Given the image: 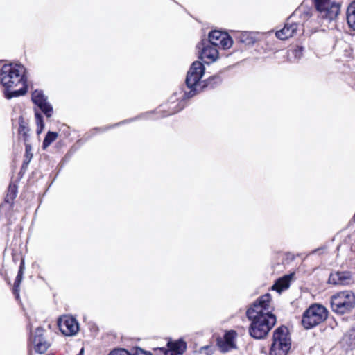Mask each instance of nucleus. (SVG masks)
<instances>
[{
    "label": "nucleus",
    "mask_w": 355,
    "mask_h": 355,
    "mask_svg": "<svg viewBox=\"0 0 355 355\" xmlns=\"http://www.w3.org/2000/svg\"><path fill=\"white\" fill-rule=\"evenodd\" d=\"M222 81V79L220 76L216 75L213 76L208 79H207L205 82V83L201 84V89L203 87H209V88H214L216 85H219Z\"/></svg>",
    "instance_id": "nucleus-22"
},
{
    "label": "nucleus",
    "mask_w": 355,
    "mask_h": 355,
    "mask_svg": "<svg viewBox=\"0 0 355 355\" xmlns=\"http://www.w3.org/2000/svg\"><path fill=\"white\" fill-rule=\"evenodd\" d=\"M291 347V340L288 328L281 326L276 329L273 333L269 355H287Z\"/></svg>",
    "instance_id": "nucleus-4"
},
{
    "label": "nucleus",
    "mask_w": 355,
    "mask_h": 355,
    "mask_svg": "<svg viewBox=\"0 0 355 355\" xmlns=\"http://www.w3.org/2000/svg\"><path fill=\"white\" fill-rule=\"evenodd\" d=\"M300 30H302V24L300 21H296L290 16L284 28L276 31L275 35L278 39L284 40L294 36Z\"/></svg>",
    "instance_id": "nucleus-10"
},
{
    "label": "nucleus",
    "mask_w": 355,
    "mask_h": 355,
    "mask_svg": "<svg viewBox=\"0 0 355 355\" xmlns=\"http://www.w3.org/2000/svg\"><path fill=\"white\" fill-rule=\"evenodd\" d=\"M331 306L337 314L349 313L355 306V294L351 291L337 293L331 297Z\"/></svg>",
    "instance_id": "nucleus-5"
},
{
    "label": "nucleus",
    "mask_w": 355,
    "mask_h": 355,
    "mask_svg": "<svg viewBox=\"0 0 355 355\" xmlns=\"http://www.w3.org/2000/svg\"><path fill=\"white\" fill-rule=\"evenodd\" d=\"M131 355H152L150 352H146L143 350L141 348L137 347L133 350V352Z\"/></svg>",
    "instance_id": "nucleus-30"
},
{
    "label": "nucleus",
    "mask_w": 355,
    "mask_h": 355,
    "mask_svg": "<svg viewBox=\"0 0 355 355\" xmlns=\"http://www.w3.org/2000/svg\"><path fill=\"white\" fill-rule=\"evenodd\" d=\"M30 162L31 161H28V159H26V158H25L23 162L22 167L26 168L28 166V164L30 163Z\"/></svg>",
    "instance_id": "nucleus-33"
},
{
    "label": "nucleus",
    "mask_w": 355,
    "mask_h": 355,
    "mask_svg": "<svg viewBox=\"0 0 355 355\" xmlns=\"http://www.w3.org/2000/svg\"><path fill=\"white\" fill-rule=\"evenodd\" d=\"M197 47L200 53L199 58L206 64L213 63L218 58L217 47L207 42L206 40H202Z\"/></svg>",
    "instance_id": "nucleus-8"
},
{
    "label": "nucleus",
    "mask_w": 355,
    "mask_h": 355,
    "mask_svg": "<svg viewBox=\"0 0 355 355\" xmlns=\"http://www.w3.org/2000/svg\"><path fill=\"white\" fill-rule=\"evenodd\" d=\"M33 155L32 153V147L31 144L28 143H25V155L24 157L28 159V161H31Z\"/></svg>",
    "instance_id": "nucleus-27"
},
{
    "label": "nucleus",
    "mask_w": 355,
    "mask_h": 355,
    "mask_svg": "<svg viewBox=\"0 0 355 355\" xmlns=\"http://www.w3.org/2000/svg\"><path fill=\"white\" fill-rule=\"evenodd\" d=\"M111 127H106V128H94L93 130L94 131H100V132H104L107 130H108L109 128H110Z\"/></svg>",
    "instance_id": "nucleus-32"
},
{
    "label": "nucleus",
    "mask_w": 355,
    "mask_h": 355,
    "mask_svg": "<svg viewBox=\"0 0 355 355\" xmlns=\"http://www.w3.org/2000/svg\"><path fill=\"white\" fill-rule=\"evenodd\" d=\"M17 187L15 184H10L8 189V193L6 196L5 200L6 202H11L17 196Z\"/></svg>",
    "instance_id": "nucleus-24"
},
{
    "label": "nucleus",
    "mask_w": 355,
    "mask_h": 355,
    "mask_svg": "<svg viewBox=\"0 0 355 355\" xmlns=\"http://www.w3.org/2000/svg\"><path fill=\"white\" fill-rule=\"evenodd\" d=\"M291 17L296 21H300L302 27L304 24L311 17L310 10L303 7H299L293 12Z\"/></svg>",
    "instance_id": "nucleus-18"
},
{
    "label": "nucleus",
    "mask_w": 355,
    "mask_h": 355,
    "mask_svg": "<svg viewBox=\"0 0 355 355\" xmlns=\"http://www.w3.org/2000/svg\"><path fill=\"white\" fill-rule=\"evenodd\" d=\"M35 117L37 126V134H40L44 128V123L42 114L40 113L37 110H35Z\"/></svg>",
    "instance_id": "nucleus-25"
},
{
    "label": "nucleus",
    "mask_w": 355,
    "mask_h": 355,
    "mask_svg": "<svg viewBox=\"0 0 355 355\" xmlns=\"http://www.w3.org/2000/svg\"><path fill=\"white\" fill-rule=\"evenodd\" d=\"M237 334L235 331H229L223 338L217 340V346L221 352L225 353L236 348L235 339Z\"/></svg>",
    "instance_id": "nucleus-13"
},
{
    "label": "nucleus",
    "mask_w": 355,
    "mask_h": 355,
    "mask_svg": "<svg viewBox=\"0 0 355 355\" xmlns=\"http://www.w3.org/2000/svg\"><path fill=\"white\" fill-rule=\"evenodd\" d=\"M351 273L348 271L335 272L331 273L329 282L334 285L345 286L352 282Z\"/></svg>",
    "instance_id": "nucleus-16"
},
{
    "label": "nucleus",
    "mask_w": 355,
    "mask_h": 355,
    "mask_svg": "<svg viewBox=\"0 0 355 355\" xmlns=\"http://www.w3.org/2000/svg\"><path fill=\"white\" fill-rule=\"evenodd\" d=\"M327 318V311L322 305L314 304L306 309L302 315V324L303 327L309 329L320 324Z\"/></svg>",
    "instance_id": "nucleus-6"
},
{
    "label": "nucleus",
    "mask_w": 355,
    "mask_h": 355,
    "mask_svg": "<svg viewBox=\"0 0 355 355\" xmlns=\"http://www.w3.org/2000/svg\"><path fill=\"white\" fill-rule=\"evenodd\" d=\"M341 345L346 350L355 349V327H352L345 332L340 341Z\"/></svg>",
    "instance_id": "nucleus-17"
},
{
    "label": "nucleus",
    "mask_w": 355,
    "mask_h": 355,
    "mask_svg": "<svg viewBox=\"0 0 355 355\" xmlns=\"http://www.w3.org/2000/svg\"><path fill=\"white\" fill-rule=\"evenodd\" d=\"M58 325L60 331L67 336L75 335L79 329L76 320L68 315L60 317L58 321Z\"/></svg>",
    "instance_id": "nucleus-12"
},
{
    "label": "nucleus",
    "mask_w": 355,
    "mask_h": 355,
    "mask_svg": "<svg viewBox=\"0 0 355 355\" xmlns=\"http://www.w3.org/2000/svg\"><path fill=\"white\" fill-rule=\"evenodd\" d=\"M167 346L168 349L164 348L159 349L164 355H182L187 348L186 343L182 339L175 341H169Z\"/></svg>",
    "instance_id": "nucleus-15"
},
{
    "label": "nucleus",
    "mask_w": 355,
    "mask_h": 355,
    "mask_svg": "<svg viewBox=\"0 0 355 355\" xmlns=\"http://www.w3.org/2000/svg\"><path fill=\"white\" fill-rule=\"evenodd\" d=\"M293 53L295 57L300 58L302 53V47H297L293 51Z\"/></svg>",
    "instance_id": "nucleus-31"
},
{
    "label": "nucleus",
    "mask_w": 355,
    "mask_h": 355,
    "mask_svg": "<svg viewBox=\"0 0 355 355\" xmlns=\"http://www.w3.org/2000/svg\"><path fill=\"white\" fill-rule=\"evenodd\" d=\"M108 355H131L127 350L118 349L112 351Z\"/></svg>",
    "instance_id": "nucleus-29"
},
{
    "label": "nucleus",
    "mask_w": 355,
    "mask_h": 355,
    "mask_svg": "<svg viewBox=\"0 0 355 355\" xmlns=\"http://www.w3.org/2000/svg\"><path fill=\"white\" fill-rule=\"evenodd\" d=\"M44 329L38 327L35 329L34 334H31V341L34 345L35 352L43 354L49 347V343L43 337Z\"/></svg>",
    "instance_id": "nucleus-14"
},
{
    "label": "nucleus",
    "mask_w": 355,
    "mask_h": 355,
    "mask_svg": "<svg viewBox=\"0 0 355 355\" xmlns=\"http://www.w3.org/2000/svg\"><path fill=\"white\" fill-rule=\"evenodd\" d=\"M291 277L292 275H290L278 279L272 286V290L281 293L282 291L287 289L289 287Z\"/></svg>",
    "instance_id": "nucleus-19"
},
{
    "label": "nucleus",
    "mask_w": 355,
    "mask_h": 355,
    "mask_svg": "<svg viewBox=\"0 0 355 355\" xmlns=\"http://www.w3.org/2000/svg\"><path fill=\"white\" fill-rule=\"evenodd\" d=\"M28 129L24 125L20 124L19 127V133L20 135H23L24 139L26 142L27 140V137L28 136Z\"/></svg>",
    "instance_id": "nucleus-28"
},
{
    "label": "nucleus",
    "mask_w": 355,
    "mask_h": 355,
    "mask_svg": "<svg viewBox=\"0 0 355 355\" xmlns=\"http://www.w3.org/2000/svg\"><path fill=\"white\" fill-rule=\"evenodd\" d=\"M205 70L203 64L200 61L192 63L185 80L189 91L180 90L171 96L168 103V110L164 108L159 109L160 112H165L162 116H167L180 112L185 105V99L193 97L201 91L200 79L205 73Z\"/></svg>",
    "instance_id": "nucleus-2"
},
{
    "label": "nucleus",
    "mask_w": 355,
    "mask_h": 355,
    "mask_svg": "<svg viewBox=\"0 0 355 355\" xmlns=\"http://www.w3.org/2000/svg\"><path fill=\"white\" fill-rule=\"evenodd\" d=\"M271 300L270 294L266 293L258 297L246 311L247 318L251 321L249 334L255 339L264 338L276 324Z\"/></svg>",
    "instance_id": "nucleus-1"
},
{
    "label": "nucleus",
    "mask_w": 355,
    "mask_h": 355,
    "mask_svg": "<svg viewBox=\"0 0 355 355\" xmlns=\"http://www.w3.org/2000/svg\"><path fill=\"white\" fill-rule=\"evenodd\" d=\"M347 21L349 26L355 30V1L352 2L347 9Z\"/></svg>",
    "instance_id": "nucleus-21"
},
{
    "label": "nucleus",
    "mask_w": 355,
    "mask_h": 355,
    "mask_svg": "<svg viewBox=\"0 0 355 355\" xmlns=\"http://www.w3.org/2000/svg\"><path fill=\"white\" fill-rule=\"evenodd\" d=\"M83 349H82L80 352V353L77 355H83Z\"/></svg>",
    "instance_id": "nucleus-34"
},
{
    "label": "nucleus",
    "mask_w": 355,
    "mask_h": 355,
    "mask_svg": "<svg viewBox=\"0 0 355 355\" xmlns=\"http://www.w3.org/2000/svg\"><path fill=\"white\" fill-rule=\"evenodd\" d=\"M31 98L33 103L37 106V107L46 116V118H50L53 116V107L51 104L48 101V97L44 95L42 90H34L32 93Z\"/></svg>",
    "instance_id": "nucleus-9"
},
{
    "label": "nucleus",
    "mask_w": 355,
    "mask_h": 355,
    "mask_svg": "<svg viewBox=\"0 0 355 355\" xmlns=\"http://www.w3.org/2000/svg\"><path fill=\"white\" fill-rule=\"evenodd\" d=\"M315 6L322 18L334 20L340 10V3L334 0H314Z\"/></svg>",
    "instance_id": "nucleus-7"
},
{
    "label": "nucleus",
    "mask_w": 355,
    "mask_h": 355,
    "mask_svg": "<svg viewBox=\"0 0 355 355\" xmlns=\"http://www.w3.org/2000/svg\"><path fill=\"white\" fill-rule=\"evenodd\" d=\"M24 269V261L22 260L21 261L18 274L16 277V279H15V281L14 283V286H13V293L15 295L17 299H18L19 297V286H20V284L23 279Z\"/></svg>",
    "instance_id": "nucleus-20"
},
{
    "label": "nucleus",
    "mask_w": 355,
    "mask_h": 355,
    "mask_svg": "<svg viewBox=\"0 0 355 355\" xmlns=\"http://www.w3.org/2000/svg\"><path fill=\"white\" fill-rule=\"evenodd\" d=\"M206 42L216 47L221 46L224 49H230L233 44V41L229 35L216 30L209 33V39L206 40Z\"/></svg>",
    "instance_id": "nucleus-11"
},
{
    "label": "nucleus",
    "mask_w": 355,
    "mask_h": 355,
    "mask_svg": "<svg viewBox=\"0 0 355 355\" xmlns=\"http://www.w3.org/2000/svg\"><path fill=\"white\" fill-rule=\"evenodd\" d=\"M119 123L114 124L112 127L117 126Z\"/></svg>",
    "instance_id": "nucleus-35"
},
{
    "label": "nucleus",
    "mask_w": 355,
    "mask_h": 355,
    "mask_svg": "<svg viewBox=\"0 0 355 355\" xmlns=\"http://www.w3.org/2000/svg\"><path fill=\"white\" fill-rule=\"evenodd\" d=\"M58 137V133L55 132H48L42 144V148L46 149L49 147Z\"/></svg>",
    "instance_id": "nucleus-23"
},
{
    "label": "nucleus",
    "mask_w": 355,
    "mask_h": 355,
    "mask_svg": "<svg viewBox=\"0 0 355 355\" xmlns=\"http://www.w3.org/2000/svg\"><path fill=\"white\" fill-rule=\"evenodd\" d=\"M240 40L241 42L251 44L254 42V38L252 35V33L248 32H243L241 34Z\"/></svg>",
    "instance_id": "nucleus-26"
},
{
    "label": "nucleus",
    "mask_w": 355,
    "mask_h": 355,
    "mask_svg": "<svg viewBox=\"0 0 355 355\" xmlns=\"http://www.w3.org/2000/svg\"><path fill=\"white\" fill-rule=\"evenodd\" d=\"M26 68L20 63H7L0 69V85L6 99L24 96L28 90Z\"/></svg>",
    "instance_id": "nucleus-3"
},
{
    "label": "nucleus",
    "mask_w": 355,
    "mask_h": 355,
    "mask_svg": "<svg viewBox=\"0 0 355 355\" xmlns=\"http://www.w3.org/2000/svg\"><path fill=\"white\" fill-rule=\"evenodd\" d=\"M126 122H127V121H122L121 123H125Z\"/></svg>",
    "instance_id": "nucleus-36"
}]
</instances>
